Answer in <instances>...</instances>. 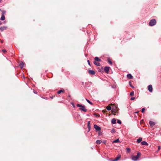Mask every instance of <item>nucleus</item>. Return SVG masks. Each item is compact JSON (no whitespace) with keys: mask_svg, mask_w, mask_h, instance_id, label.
<instances>
[{"mask_svg":"<svg viewBox=\"0 0 161 161\" xmlns=\"http://www.w3.org/2000/svg\"><path fill=\"white\" fill-rule=\"evenodd\" d=\"M77 107H80L79 109L81 110H82L85 112L87 111V109L86 108V107L84 105H83L82 104H78L76 105Z\"/></svg>","mask_w":161,"mask_h":161,"instance_id":"f257e3e1","label":"nucleus"},{"mask_svg":"<svg viewBox=\"0 0 161 161\" xmlns=\"http://www.w3.org/2000/svg\"><path fill=\"white\" fill-rule=\"evenodd\" d=\"M140 155L141 154L140 153H137V155L133 156L132 157V159L134 161H137L138 158L140 157Z\"/></svg>","mask_w":161,"mask_h":161,"instance_id":"f03ea898","label":"nucleus"},{"mask_svg":"<svg viewBox=\"0 0 161 161\" xmlns=\"http://www.w3.org/2000/svg\"><path fill=\"white\" fill-rule=\"evenodd\" d=\"M156 20L155 19H152L149 22V25L150 26H153L156 24Z\"/></svg>","mask_w":161,"mask_h":161,"instance_id":"7ed1b4c3","label":"nucleus"},{"mask_svg":"<svg viewBox=\"0 0 161 161\" xmlns=\"http://www.w3.org/2000/svg\"><path fill=\"white\" fill-rule=\"evenodd\" d=\"M94 127L96 130L97 131H100L101 129V128L99 126L96 125H94Z\"/></svg>","mask_w":161,"mask_h":161,"instance_id":"20e7f679","label":"nucleus"},{"mask_svg":"<svg viewBox=\"0 0 161 161\" xmlns=\"http://www.w3.org/2000/svg\"><path fill=\"white\" fill-rule=\"evenodd\" d=\"M110 67H105L104 68V70L105 72L108 73L109 71Z\"/></svg>","mask_w":161,"mask_h":161,"instance_id":"39448f33","label":"nucleus"},{"mask_svg":"<svg viewBox=\"0 0 161 161\" xmlns=\"http://www.w3.org/2000/svg\"><path fill=\"white\" fill-rule=\"evenodd\" d=\"M148 89L150 92H152L153 91L152 86L151 85H149L147 87Z\"/></svg>","mask_w":161,"mask_h":161,"instance_id":"423d86ee","label":"nucleus"},{"mask_svg":"<svg viewBox=\"0 0 161 161\" xmlns=\"http://www.w3.org/2000/svg\"><path fill=\"white\" fill-rule=\"evenodd\" d=\"M19 65L21 68H22L24 67V64L21 61H20L19 63Z\"/></svg>","mask_w":161,"mask_h":161,"instance_id":"0eeeda50","label":"nucleus"},{"mask_svg":"<svg viewBox=\"0 0 161 161\" xmlns=\"http://www.w3.org/2000/svg\"><path fill=\"white\" fill-rule=\"evenodd\" d=\"M88 73L92 75H95V72L94 71H93V70H89L88 71Z\"/></svg>","mask_w":161,"mask_h":161,"instance_id":"6e6552de","label":"nucleus"},{"mask_svg":"<svg viewBox=\"0 0 161 161\" xmlns=\"http://www.w3.org/2000/svg\"><path fill=\"white\" fill-rule=\"evenodd\" d=\"M6 29H7V27H5V26L1 27L0 28V30L1 31H3V30H6Z\"/></svg>","mask_w":161,"mask_h":161,"instance_id":"1a4fd4ad","label":"nucleus"},{"mask_svg":"<svg viewBox=\"0 0 161 161\" xmlns=\"http://www.w3.org/2000/svg\"><path fill=\"white\" fill-rule=\"evenodd\" d=\"M149 124L152 127H153L155 125L154 123L153 122L151 121H149Z\"/></svg>","mask_w":161,"mask_h":161,"instance_id":"9d476101","label":"nucleus"},{"mask_svg":"<svg viewBox=\"0 0 161 161\" xmlns=\"http://www.w3.org/2000/svg\"><path fill=\"white\" fill-rule=\"evenodd\" d=\"M94 60V61L96 62H100L101 61V60L97 57H95Z\"/></svg>","mask_w":161,"mask_h":161,"instance_id":"9b49d317","label":"nucleus"},{"mask_svg":"<svg viewBox=\"0 0 161 161\" xmlns=\"http://www.w3.org/2000/svg\"><path fill=\"white\" fill-rule=\"evenodd\" d=\"M120 158V155L118 156L117 157L115 158L113 160V161H117Z\"/></svg>","mask_w":161,"mask_h":161,"instance_id":"f8f14e48","label":"nucleus"},{"mask_svg":"<svg viewBox=\"0 0 161 161\" xmlns=\"http://www.w3.org/2000/svg\"><path fill=\"white\" fill-rule=\"evenodd\" d=\"M127 76L128 79H132L133 78V77L131 74H127Z\"/></svg>","mask_w":161,"mask_h":161,"instance_id":"ddd939ff","label":"nucleus"},{"mask_svg":"<svg viewBox=\"0 0 161 161\" xmlns=\"http://www.w3.org/2000/svg\"><path fill=\"white\" fill-rule=\"evenodd\" d=\"M141 144L143 145H148L147 143L145 141L142 142Z\"/></svg>","mask_w":161,"mask_h":161,"instance_id":"4468645a","label":"nucleus"},{"mask_svg":"<svg viewBox=\"0 0 161 161\" xmlns=\"http://www.w3.org/2000/svg\"><path fill=\"white\" fill-rule=\"evenodd\" d=\"M5 17L4 15L3 14H2V15L1 17L0 18V19L1 20H5Z\"/></svg>","mask_w":161,"mask_h":161,"instance_id":"2eb2a0df","label":"nucleus"},{"mask_svg":"<svg viewBox=\"0 0 161 161\" xmlns=\"http://www.w3.org/2000/svg\"><path fill=\"white\" fill-rule=\"evenodd\" d=\"M94 64L97 65V66H100V64L99 62H97L96 61H94L93 62Z\"/></svg>","mask_w":161,"mask_h":161,"instance_id":"dca6fc26","label":"nucleus"},{"mask_svg":"<svg viewBox=\"0 0 161 161\" xmlns=\"http://www.w3.org/2000/svg\"><path fill=\"white\" fill-rule=\"evenodd\" d=\"M142 140V138L141 137L137 139V142L138 143H140Z\"/></svg>","mask_w":161,"mask_h":161,"instance_id":"f3484780","label":"nucleus"},{"mask_svg":"<svg viewBox=\"0 0 161 161\" xmlns=\"http://www.w3.org/2000/svg\"><path fill=\"white\" fill-rule=\"evenodd\" d=\"M87 127L89 129V131L91 129V126L90 124V121H89L87 123Z\"/></svg>","mask_w":161,"mask_h":161,"instance_id":"a211bd4d","label":"nucleus"},{"mask_svg":"<svg viewBox=\"0 0 161 161\" xmlns=\"http://www.w3.org/2000/svg\"><path fill=\"white\" fill-rule=\"evenodd\" d=\"M64 92V89L59 90L58 91L57 93L58 94H60L61 92Z\"/></svg>","mask_w":161,"mask_h":161,"instance_id":"6ab92c4d","label":"nucleus"},{"mask_svg":"<svg viewBox=\"0 0 161 161\" xmlns=\"http://www.w3.org/2000/svg\"><path fill=\"white\" fill-rule=\"evenodd\" d=\"M111 122L113 124H115L116 123V120L115 119H113L111 120Z\"/></svg>","mask_w":161,"mask_h":161,"instance_id":"aec40b11","label":"nucleus"},{"mask_svg":"<svg viewBox=\"0 0 161 161\" xmlns=\"http://www.w3.org/2000/svg\"><path fill=\"white\" fill-rule=\"evenodd\" d=\"M119 142V139H117L114 141L112 143H117V142Z\"/></svg>","mask_w":161,"mask_h":161,"instance_id":"412c9836","label":"nucleus"},{"mask_svg":"<svg viewBox=\"0 0 161 161\" xmlns=\"http://www.w3.org/2000/svg\"><path fill=\"white\" fill-rule=\"evenodd\" d=\"M107 61L108 63L110 64V65H112V62L111 61L110 59L109 58H108L107 59Z\"/></svg>","mask_w":161,"mask_h":161,"instance_id":"4be33fe9","label":"nucleus"},{"mask_svg":"<svg viewBox=\"0 0 161 161\" xmlns=\"http://www.w3.org/2000/svg\"><path fill=\"white\" fill-rule=\"evenodd\" d=\"M96 142L97 144H100L102 142V141L101 140H97L96 141Z\"/></svg>","mask_w":161,"mask_h":161,"instance_id":"5701e85b","label":"nucleus"},{"mask_svg":"<svg viewBox=\"0 0 161 161\" xmlns=\"http://www.w3.org/2000/svg\"><path fill=\"white\" fill-rule=\"evenodd\" d=\"M86 100L87 101V102H88L91 105L93 104V103L91 102L90 101H89V100L87 99V98H86Z\"/></svg>","mask_w":161,"mask_h":161,"instance_id":"b1692460","label":"nucleus"},{"mask_svg":"<svg viewBox=\"0 0 161 161\" xmlns=\"http://www.w3.org/2000/svg\"><path fill=\"white\" fill-rule=\"evenodd\" d=\"M106 109L108 110H110L111 109V107L109 106H108L106 107Z\"/></svg>","mask_w":161,"mask_h":161,"instance_id":"393cba45","label":"nucleus"},{"mask_svg":"<svg viewBox=\"0 0 161 161\" xmlns=\"http://www.w3.org/2000/svg\"><path fill=\"white\" fill-rule=\"evenodd\" d=\"M126 150L128 153H129L130 151V148H127Z\"/></svg>","mask_w":161,"mask_h":161,"instance_id":"a878e982","label":"nucleus"},{"mask_svg":"<svg viewBox=\"0 0 161 161\" xmlns=\"http://www.w3.org/2000/svg\"><path fill=\"white\" fill-rule=\"evenodd\" d=\"M130 95L131 96H132L134 95V92L133 91L131 92L130 93Z\"/></svg>","mask_w":161,"mask_h":161,"instance_id":"bb28decb","label":"nucleus"},{"mask_svg":"<svg viewBox=\"0 0 161 161\" xmlns=\"http://www.w3.org/2000/svg\"><path fill=\"white\" fill-rule=\"evenodd\" d=\"M117 123L119 124H121V121L119 119L117 120Z\"/></svg>","mask_w":161,"mask_h":161,"instance_id":"cd10ccee","label":"nucleus"},{"mask_svg":"<svg viewBox=\"0 0 161 161\" xmlns=\"http://www.w3.org/2000/svg\"><path fill=\"white\" fill-rule=\"evenodd\" d=\"M145 110V108H143L142 109V113H143L144 112V111Z\"/></svg>","mask_w":161,"mask_h":161,"instance_id":"c85d7f7f","label":"nucleus"},{"mask_svg":"<svg viewBox=\"0 0 161 161\" xmlns=\"http://www.w3.org/2000/svg\"><path fill=\"white\" fill-rule=\"evenodd\" d=\"M135 98V97H131L130 98V100H134Z\"/></svg>","mask_w":161,"mask_h":161,"instance_id":"c756f323","label":"nucleus"},{"mask_svg":"<svg viewBox=\"0 0 161 161\" xmlns=\"http://www.w3.org/2000/svg\"><path fill=\"white\" fill-rule=\"evenodd\" d=\"M95 115L97 117H99L100 116L99 114H95Z\"/></svg>","mask_w":161,"mask_h":161,"instance_id":"7c9ffc66","label":"nucleus"},{"mask_svg":"<svg viewBox=\"0 0 161 161\" xmlns=\"http://www.w3.org/2000/svg\"><path fill=\"white\" fill-rule=\"evenodd\" d=\"M2 51L3 53H5L6 52V50L5 49H3L2 50Z\"/></svg>","mask_w":161,"mask_h":161,"instance_id":"2f4dec72","label":"nucleus"},{"mask_svg":"<svg viewBox=\"0 0 161 161\" xmlns=\"http://www.w3.org/2000/svg\"><path fill=\"white\" fill-rule=\"evenodd\" d=\"M2 12L3 13L2 14H3L4 15V14L5 13V11L3 10L2 11Z\"/></svg>","mask_w":161,"mask_h":161,"instance_id":"473e14b6","label":"nucleus"},{"mask_svg":"<svg viewBox=\"0 0 161 161\" xmlns=\"http://www.w3.org/2000/svg\"><path fill=\"white\" fill-rule=\"evenodd\" d=\"M34 93L35 94H37V92L36 91H35L34 90Z\"/></svg>","mask_w":161,"mask_h":161,"instance_id":"72a5a7b5","label":"nucleus"},{"mask_svg":"<svg viewBox=\"0 0 161 161\" xmlns=\"http://www.w3.org/2000/svg\"><path fill=\"white\" fill-rule=\"evenodd\" d=\"M71 104H72V105H73V107H74V108H75V105L73 103H71Z\"/></svg>","mask_w":161,"mask_h":161,"instance_id":"f704fd0d","label":"nucleus"},{"mask_svg":"<svg viewBox=\"0 0 161 161\" xmlns=\"http://www.w3.org/2000/svg\"><path fill=\"white\" fill-rule=\"evenodd\" d=\"M87 62H88V64H89L90 65V61H89V60H87Z\"/></svg>","mask_w":161,"mask_h":161,"instance_id":"c9c22d12","label":"nucleus"},{"mask_svg":"<svg viewBox=\"0 0 161 161\" xmlns=\"http://www.w3.org/2000/svg\"><path fill=\"white\" fill-rule=\"evenodd\" d=\"M160 149V146H158V150H159Z\"/></svg>","mask_w":161,"mask_h":161,"instance_id":"e433bc0d","label":"nucleus"},{"mask_svg":"<svg viewBox=\"0 0 161 161\" xmlns=\"http://www.w3.org/2000/svg\"><path fill=\"white\" fill-rule=\"evenodd\" d=\"M50 98H51V99H53V96H52V97H50Z\"/></svg>","mask_w":161,"mask_h":161,"instance_id":"4c0bfd02","label":"nucleus"},{"mask_svg":"<svg viewBox=\"0 0 161 161\" xmlns=\"http://www.w3.org/2000/svg\"><path fill=\"white\" fill-rule=\"evenodd\" d=\"M105 142H105V141H104L103 142L104 143H105Z\"/></svg>","mask_w":161,"mask_h":161,"instance_id":"58836bf2","label":"nucleus"},{"mask_svg":"<svg viewBox=\"0 0 161 161\" xmlns=\"http://www.w3.org/2000/svg\"><path fill=\"white\" fill-rule=\"evenodd\" d=\"M88 83H85V84L86 85L87 84H88Z\"/></svg>","mask_w":161,"mask_h":161,"instance_id":"ea45409f","label":"nucleus"},{"mask_svg":"<svg viewBox=\"0 0 161 161\" xmlns=\"http://www.w3.org/2000/svg\"><path fill=\"white\" fill-rule=\"evenodd\" d=\"M138 113V112H135V113Z\"/></svg>","mask_w":161,"mask_h":161,"instance_id":"a19ab883","label":"nucleus"},{"mask_svg":"<svg viewBox=\"0 0 161 161\" xmlns=\"http://www.w3.org/2000/svg\"><path fill=\"white\" fill-rule=\"evenodd\" d=\"M70 97V95H69V97Z\"/></svg>","mask_w":161,"mask_h":161,"instance_id":"79ce46f5","label":"nucleus"},{"mask_svg":"<svg viewBox=\"0 0 161 161\" xmlns=\"http://www.w3.org/2000/svg\"><path fill=\"white\" fill-rule=\"evenodd\" d=\"M1 0H0V3L1 2Z\"/></svg>","mask_w":161,"mask_h":161,"instance_id":"37998d69","label":"nucleus"},{"mask_svg":"<svg viewBox=\"0 0 161 161\" xmlns=\"http://www.w3.org/2000/svg\"><path fill=\"white\" fill-rule=\"evenodd\" d=\"M89 83V84H91V82H90V83Z\"/></svg>","mask_w":161,"mask_h":161,"instance_id":"c03bdc74","label":"nucleus"},{"mask_svg":"<svg viewBox=\"0 0 161 161\" xmlns=\"http://www.w3.org/2000/svg\"><path fill=\"white\" fill-rule=\"evenodd\" d=\"M0 23H1V21H0Z\"/></svg>","mask_w":161,"mask_h":161,"instance_id":"a18cd8bd","label":"nucleus"}]
</instances>
